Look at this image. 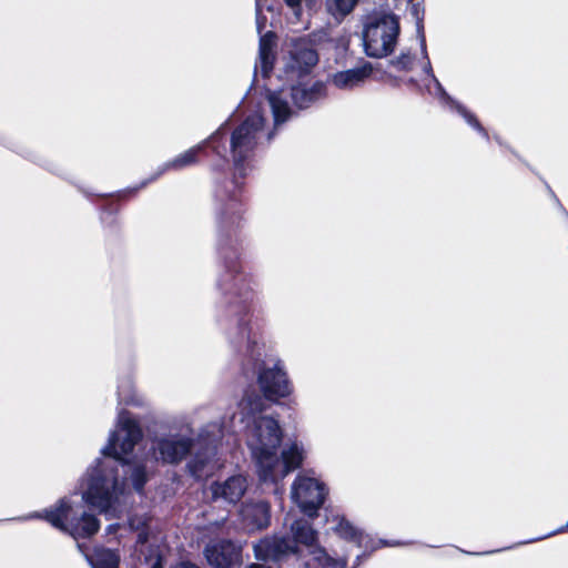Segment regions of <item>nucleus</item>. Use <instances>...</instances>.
Here are the masks:
<instances>
[{"label":"nucleus","mask_w":568,"mask_h":568,"mask_svg":"<svg viewBox=\"0 0 568 568\" xmlns=\"http://www.w3.org/2000/svg\"><path fill=\"white\" fill-rule=\"evenodd\" d=\"M274 131H266L264 116L256 112L234 128L230 136L229 152L235 174L243 179L260 144L271 141Z\"/></svg>","instance_id":"7"},{"label":"nucleus","mask_w":568,"mask_h":568,"mask_svg":"<svg viewBox=\"0 0 568 568\" xmlns=\"http://www.w3.org/2000/svg\"><path fill=\"white\" fill-rule=\"evenodd\" d=\"M247 479L243 475H233L222 481L210 485L212 500L226 505L237 504L247 489Z\"/></svg>","instance_id":"17"},{"label":"nucleus","mask_w":568,"mask_h":568,"mask_svg":"<svg viewBox=\"0 0 568 568\" xmlns=\"http://www.w3.org/2000/svg\"><path fill=\"white\" fill-rule=\"evenodd\" d=\"M317 62V52L310 49L305 40L292 43V48L284 58L283 67L285 79L291 83L290 88L267 91L274 130L293 115L291 103L298 109H305L325 97V85L322 82H312L310 79V73Z\"/></svg>","instance_id":"3"},{"label":"nucleus","mask_w":568,"mask_h":568,"mask_svg":"<svg viewBox=\"0 0 568 568\" xmlns=\"http://www.w3.org/2000/svg\"><path fill=\"white\" fill-rule=\"evenodd\" d=\"M326 494L325 485L314 477L298 475L292 484V500L310 517L317 514L324 504Z\"/></svg>","instance_id":"12"},{"label":"nucleus","mask_w":568,"mask_h":568,"mask_svg":"<svg viewBox=\"0 0 568 568\" xmlns=\"http://www.w3.org/2000/svg\"><path fill=\"white\" fill-rule=\"evenodd\" d=\"M24 519H44L74 539L90 538L100 528L98 518L87 513L81 503L74 504L70 497H63L55 505L42 511H34Z\"/></svg>","instance_id":"6"},{"label":"nucleus","mask_w":568,"mask_h":568,"mask_svg":"<svg viewBox=\"0 0 568 568\" xmlns=\"http://www.w3.org/2000/svg\"><path fill=\"white\" fill-rule=\"evenodd\" d=\"M225 520H226V515H224L223 517H221V519H220V520H216V521L214 523V525H216V526H221V525H223V524L225 523Z\"/></svg>","instance_id":"32"},{"label":"nucleus","mask_w":568,"mask_h":568,"mask_svg":"<svg viewBox=\"0 0 568 568\" xmlns=\"http://www.w3.org/2000/svg\"><path fill=\"white\" fill-rule=\"evenodd\" d=\"M305 448L302 443L296 440L288 443L282 449L275 453V460H268V465L260 470L258 478L262 483L277 484L291 471L300 468L305 458Z\"/></svg>","instance_id":"11"},{"label":"nucleus","mask_w":568,"mask_h":568,"mask_svg":"<svg viewBox=\"0 0 568 568\" xmlns=\"http://www.w3.org/2000/svg\"><path fill=\"white\" fill-rule=\"evenodd\" d=\"M261 1L262 0H256V27H257L258 33L262 32V29L264 28L265 22H266V18L262 16V3H261Z\"/></svg>","instance_id":"29"},{"label":"nucleus","mask_w":568,"mask_h":568,"mask_svg":"<svg viewBox=\"0 0 568 568\" xmlns=\"http://www.w3.org/2000/svg\"><path fill=\"white\" fill-rule=\"evenodd\" d=\"M335 531L344 539L355 541L358 547L363 546L364 542V535L362 531H359L357 528H355L348 520L342 518L336 528Z\"/></svg>","instance_id":"24"},{"label":"nucleus","mask_w":568,"mask_h":568,"mask_svg":"<svg viewBox=\"0 0 568 568\" xmlns=\"http://www.w3.org/2000/svg\"><path fill=\"white\" fill-rule=\"evenodd\" d=\"M152 568H161V566H160V564H158V562H156V564H154V565L152 566Z\"/></svg>","instance_id":"35"},{"label":"nucleus","mask_w":568,"mask_h":568,"mask_svg":"<svg viewBox=\"0 0 568 568\" xmlns=\"http://www.w3.org/2000/svg\"><path fill=\"white\" fill-rule=\"evenodd\" d=\"M245 568H272V567L267 566L265 564L254 562V564L246 566Z\"/></svg>","instance_id":"30"},{"label":"nucleus","mask_w":568,"mask_h":568,"mask_svg":"<svg viewBox=\"0 0 568 568\" xmlns=\"http://www.w3.org/2000/svg\"><path fill=\"white\" fill-rule=\"evenodd\" d=\"M409 11H410V14L416 20L417 37L419 40L420 55H422V60H423V63H422L423 70L434 82L435 89H436V94L439 95L442 99H444L446 102H448L453 108H455L456 111L465 119V121L471 128H474L479 133H481L483 136L488 139V133L481 126V124L479 123L477 118L473 113H470L465 106H463L462 104H459L458 102L453 100L447 94V92L445 91V89L443 88V85L440 84L438 79L433 73L432 64H430V61H429V58L427 54V50H426V40H425V34H424V26H423L424 7L419 2L412 3Z\"/></svg>","instance_id":"10"},{"label":"nucleus","mask_w":568,"mask_h":568,"mask_svg":"<svg viewBox=\"0 0 568 568\" xmlns=\"http://www.w3.org/2000/svg\"><path fill=\"white\" fill-rule=\"evenodd\" d=\"M298 40H305L308 48L314 50V45L318 47H335V38L333 36V29L329 27L321 28L318 30L313 31L308 34V38H298L291 41V43L298 41ZM292 48V44H290V49Z\"/></svg>","instance_id":"23"},{"label":"nucleus","mask_w":568,"mask_h":568,"mask_svg":"<svg viewBox=\"0 0 568 568\" xmlns=\"http://www.w3.org/2000/svg\"><path fill=\"white\" fill-rule=\"evenodd\" d=\"M234 191L219 193V205L216 206V219L221 232L231 230L239 225L242 213V201L237 194L240 183L236 178L232 181Z\"/></svg>","instance_id":"14"},{"label":"nucleus","mask_w":568,"mask_h":568,"mask_svg":"<svg viewBox=\"0 0 568 568\" xmlns=\"http://www.w3.org/2000/svg\"><path fill=\"white\" fill-rule=\"evenodd\" d=\"M399 34V22L394 14H383L371 19L363 31L365 53L372 58H383L393 52Z\"/></svg>","instance_id":"9"},{"label":"nucleus","mask_w":568,"mask_h":568,"mask_svg":"<svg viewBox=\"0 0 568 568\" xmlns=\"http://www.w3.org/2000/svg\"><path fill=\"white\" fill-rule=\"evenodd\" d=\"M263 399L258 395H247L239 403V410L231 418V430H236V423L245 429L246 445L255 463L257 474L268 460H275L283 430L278 420L272 416L262 415Z\"/></svg>","instance_id":"4"},{"label":"nucleus","mask_w":568,"mask_h":568,"mask_svg":"<svg viewBox=\"0 0 568 568\" xmlns=\"http://www.w3.org/2000/svg\"><path fill=\"white\" fill-rule=\"evenodd\" d=\"M114 530H115V526H114V525H110V526L108 527V531H109V532H112V531H114Z\"/></svg>","instance_id":"34"},{"label":"nucleus","mask_w":568,"mask_h":568,"mask_svg":"<svg viewBox=\"0 0 568 568\" xmlns=\"http://www.w3.org/2000/svg\"><path fill=\"white\" fill-rule=\"evenodd\" d=\"M146 520L148 519L144 518V517H140V518L132 517L129 520V524H130L132 529L140 530L139 535H138V542L139 544H144V542L148 541V532L145 530Z\"/></svg>","instance_id":"27"},{"label":"nucleus","mask_w":568,"mask_h":568,"mask_svg":"<svg viewBox=\"0 0 568 568\" xmlns=\"http://www.w3.org/2000/svg\"><path fill=\"white\" fill-rule=\"evenodd\" d=\"M222 433V426L216 423H210L201 429L199 442L204 444V452L197 453L187 464L190 473L195 478L201 479L213 471L214 466L211 465V462L216 454V444L221 439Z\"/></svg>","instance_id":"13"},{"label":"nucleus","mask_w":568,"mask_h":568,"mask_svg":"<svg viewBox=\"0 0 568 568\" xmlns=\"http://www.w3.org/2000/svg\"><path fill=\"white\" fill-rule=\"evenodd\" d=\"M566 528L568 529V521H567V525L565 527H561L558 530H556L554 532H550L548 536H552V535H555L557 532H562V531H565Z\"/></svg>","instance_id":"33"},{"label":"nucleus","mask_w":568,"mask_h":568,"mask_svg":"<svg viewBox=\"0 0 568 568\" xmlns=\"http://www.w3.org/2000/svg\"><path fill=\"white\" fill-rule=\"evenodd\" d=\"M358 0H325L326 12L338 23L356 7Z\"/></svg>","instance_id":"22"},{"label":"nucleus","mask_w":568,"mask_h":568,"mask_svg":"<svg viewBox=\"0 0 568 568\" xmlns=\"http://www.w3.org/2000/svg\"><path fill=\"white\" fill-rule=\"evenodd\" d=\"M274 493H275V494H280L278 488H275Z\"/></svg>","instance_id":"37"},{"label":"nucleus","mask_w":568,"mask_h":568,"mask_svg":"<svg viewBox=\"0 0 568 568\" xmlns=\"http://www.w3.org/2000/svg\"><path fill=\"white\" fill-rule=\"evenodd\" d=\"M285 4L292 10L297 20L302 16V3L304 2L308 9H312L318 0H284Z\"/></svg>","instance_id":"28"},{"label":"nucleus","mask_w":568,"mask_h":568,"mask_svg":"<svg viewBox=\"0 0 568 568\" xmlns=\"http://www.w3.org/2000/svg\"><path fill=\"white\" fill-rule=\"evenodd\" d=\"M291 534H274L258 540L253 546L255 558L258 560H273L282 562L290 557L300 559V545L305 546L323 566L345 568L346 560L336 561L328 557L324 549L317 546V532L307 519L301 518L292 523Z\"/></svg>","instance_id":"5"},{"label":"nucleus","mask_w":568,"mask_h":568,"mask_svg":"<svg viewBox=\"0 0 568 568\" xmlns=\"http://www.w3.org/2000/svg\"><path fill=\"white\" fill-rule=\"evenodd\" d=\"M274 34L267 32L260 39L258 63L264 77L273 69L274 62Z\"/></svg>","instance_id":"20"},{"label":"nucleus","mask_w":568,"mask_h":568,"mask_svg":"<svg viewBox=\"0 0 568 568\" xmlns=\"http://www.w3.org/2000/svg\"><path fill=\"white\" fill-rule=\"evenodd\" d=\"M92 568H119L120 556L116 551L105 548L95 550L94 556L85 555Z\"/></svg>","instance_id":"21"},{"label":"nucleus","mask_w":568,"mask_h":568,"mask_svg":"<svg viewBox=\"0 0 568 568\" xmlns=\"http://www.w3.org/2000/svg\"><path fill=\"white\" fill-rule=\"evenodd\" d=\"M219 252L223 260L224 273L220 287L230 295V325L226 332L232 346L245 356L244 373L257 375V383L264 397L276 402L291 395L292 385L281 361L271 366L262 362L264 343L260 325L252 322L251 303L254 292L252 277L242 272L237 241L221 239Z\"/></svg>","instance_id":"1"},{"label":"nucleus","mask_w":568,"mask_h":568,"mask_svg":"<svg viewBox=\"0 0 568 568\" xmlns=\"http://www.w3.org/2000/svg\"><path fill=\"white\" fill-rule=\"evenodd\" d=\"M194 447L193 428L190 423L173 424L166 433L154 437L152 450L155 460L179 464Z\"/></svg>","instance_id":"8"},{"label":"nucleus","mask_w":568,"mask_h":568,"mask_svg":"<svg viewBox=\"0 0 568 568\" xmlns=\"http://www.w3.org/2000/svg\"><path fill=\"white\" fill-rule=\"evenodd\" d=\"M78 548L80 549V551H82V552H83L82 545L78 544Z\"/></svg>","instance_id":"36"},{"label":"nucleus","mask_w":568,"mask_h":568,"mask_svg":"<svg viewBox=\"0 0 568 568\" xmlns=\"http://www.w3.org/2000/svg\"><path fill=\"white\" fill-rule=\"evenodd\" d=\"M244 527L250 531L268 527L271 521L270 505L266 501L245 504L241 509Z\"/></svg>","instance_id":"18"},{"label":"nucleus","mask_w":568,"mask_h":568,"mask_svg":"<svg viewBox=\"0 0 568 568\" xmlns=\"http://www.w3.org/2000/svg\"><path fill=\"white\" fill-rule=\"evenodd\" d=\"M226 123L221 125L207 140L202 143L186 150L179 154L173 160L163 164L158 175H161L169 170H182L196 163L199 154L203 151L206 145H210L219 155H224L226 149L223 148V153L220 150L219 141L226 134Z\"/></svg>","instance_id":"15"},{"label":"nucleus","mask_w":568,"mask_h":568,"mask_svg":"<svg viewBox=\"0 0 568 568\" xmlns=\"http://www.w3.org/2000/svg\"><path fill=\"white\" fill-rule=\"evenodd\" d=\"M373 68L369 63L362 67L339 71L332 75L331 82L334 87L341 90H352L359 87L364 81L369 78Z\"/></svg>","instance_id":"19"},{"label":"nucleus","mask_w":568,"mask_h":568,"mask_svg":"<svg viewBox=\"0 0 568 568\" xmlns=\"http://www.w3.org/2000/svg\"><path fill=\"white\" fill-rule=\"evenodd\" d=\"M416 55L410 52H402L399 57L393 59L390 63L399 71H410L416 65Z\"/></svg>","instance_id":"26"},{"label":"nucleus","mask_w":568,"mask_h":568,"mask_svg":"<svg viewBox=\"0 0 568 568\" xmlns=\"http://www.w3.org/2000/svg\"><path fill=\"white\" fill-rule=\"evenodd\" d=\"M118 397L120 403L124 404H138V399L134 393V386L131 377L125 376L119 382L118 385Z\"/></svg>","instance_id":"25"},{"label":"nucleus","mask_w":568,"mask_h":568,"mask_svg":"<svg viewBox=\"0 0 568 568\" xmlns=\"http://www.w3.org/2000/svg\"><path fill=\"white\" fill-rule=\"evenodd\" d=\"M204 554L213 568H237L242 561L241 547L230 540L207 545Z\"/></svg>","instance_id":"16"},{"label":"nucleus","mask_w":568,"mask_h":568,"mask_svg":"<svg viewBox=\"0 0 568 568\" xmlns=\"http://www.w3.org/2000/svg\"><path fill=\"white\" fill-rule=\"evenodd\" d=\"M138 422L128 412H120L115 429L102 448L103 458L90 467L82 481V500L104 514L106 518H119L128 500L126 475L133 488L141 493L148 481L143 464H131L124 459L142 439Z\"/></svg>","instance_id":"2"},{"label":"nucleus","mask_w":568,"mask_h":568,"mask_svg":"<svg viewBox=\"0 0 568 568\" xmlns=\"http://www.w3.org/2000/svg\"><path fill=\"white\" fill-rule=\"evenodd\" d=\"M174 568H199V567H196L195 565L190 564V562H181V564L176 565Z\"/></svg>","instance_id":"31"}]
</instances>
